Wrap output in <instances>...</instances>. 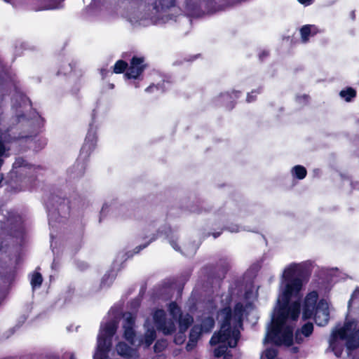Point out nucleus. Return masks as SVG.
I'll list each match as a JSON object with an SVG mask.
<instances>
[{
    "instance_id": "obj_1",
    "label": "nucleus",
    "mask_w": 359,
    "mask_h": 359,
    "mask_svg": "<svg viewBox=\"0 0 359 359\" xmlns=\"http://www.w3.org/2000/svg\"><path fill=\"white\" fill-rule=\"evenodd\" d=\"M311 275V270L305 266L292 264L285 268L283 274V301L287 304L292 297H299L303 285L309 281Z\"/></svg>"
},
{
    "instance_id": "obj_2",
    "label": "nucleus",
    "mask_w": 359,
    "mask_h": 359,
    "mask_svg": "<svg viewBox=\"0 0 359 359\" xmlns=\"http://www.w3.org/2000/svg\"><path fill=\"white\" fill-rule=\"evenodd\" d=\"M95 119V111L93 110L92 113V121L89 124V128L88 130L84 142L81 148L79 156L72 168V172L74 173L75 177H81L83 176L89 157L97 146V127L94 124Z\"/></svg>"
},
{
    "instance_id": "obj_3",
    "label": "nucleus",
    "mask_w": 359,
    "mask_h": 359,
    "mask_svg": "<svg viewBox=\"0 0 359 359\" xmlns=\"http://www.w3.org/2000/svg\"><path fill=\"white\" fill-rule=\"evenodd\" d=\"M287 315L284 313L273 317L268 332L269 340L276 346L293 344V327L287 325Z\"/></svg>"
},
{
    "instance_id": "obj_4",
    "label": "nucleus",
    "mask_w": 359,
    "mask_h": 359,
    "mask_svg": "<svg viewBox=\"0 0 359 359\" xmlns=\"http://www.w3.org/2000/svg\"><path fill=\"white\" fill-rule=\"evenodd\" d=\"M46 206L49 212L55 210L59 215L69 214L70 201L60 189H54L46 198Z\"/></svg>"
},
{
    "instance_id": "obj_5",
    "label": "nucleus",
    "mask_w": 359,
    "mask_h": 359,
    "mask_svg": "<svg viewBox=\"0 0 359 359\" xmlns=\"http://www.w3.org/2000/svg\"><path fill=\"white\" fill-rule=\"evenodd\" d=\"M144 61V57L133 55L130 60L128 71L124 74L126 79H133L130 84L135 86V88H139V83L142 81V75L147 67V64Z\"/></svg>"
},
{
    "instance_id": "obj_6",
    "label": "nucleus",
    "mask_w": 359,
    "mask_h": 359,
    "mask_svg": "<svg viewBox=\"0 0 359 359\" xmlns=\"http://www.w3.org/2000/svg\"><path fill=\"white\" fill-rule=\"evenodd\" d=\"M239 334V332L236 331V332L231 327L220 326V330L212 336L210 344L215 346L219 343L227 342L230 348H234L237 346Z\"/></svg>"
},
{
    "instance_id": "obj_7",
    "label": "nucleus",
    "mask_w": 359,
    "mask_h": 359,
    "mask_svg": "<svg viewBox=\"0 0 359 359\" xmlns=\"http://www.w3.org/2000/svg\"><path fill=\"white\" fill-rule=\"evenodd\" d=\"M154 321L158 331L164 335H171L176 331L175 320L168 319L164 310L157 309L154 313Z\"/></svg>"
},
{
    "instance_id": "obj_8",
    "label": "nucleus",
    "mask_w": 359,
    "mask_h": 359,
    "mask_svg": "<svg viewBox=\"0 0 359 359\" xmlns=\"http://www.w3.org/2000/svg\"><path fill=\"white\" fill-rule=\"evenodd\" d=\"M112 346V339L102 337L98 334L97 351L93 356V359H109V352Z\"/></svg>"
},
{
    "instance_id": "obj_9",
    "label": "nucleus",
    "mask_w": 359,
    "mask_h": 359,
    "mask_svg": "<svg viewBox=\"0 0 359 359\" xmlns=\"http://www.w3.org/2000/svg\"><path fill=\"white\" fill-rule=\"evenodd\" d=\"M316 323L319 326H325L329 322L330 312L327 303L324 299H320L318 303L317 311L313 317Z\"/></svg>"
},
{
    "instance_id": "obj_10",
    "label": "nucleus",
    "mask_w": 359,
    "mask_h": 359,
    "mask_svg": "<svg viewBox=\"0 0 359 359\" xmlns=\"http://www.w3.org/2000/svg\"><path fill=\"white\" fill-rule=\"evenodd\" d=\"M118 328V322L115 319L110 320L102 325L99 335L112 339Z\"/></svg>"
},
{
    "instance_id": "obj_11",
    "label": "nucleus",
    "mask_w": 359,
    "mask_h": 359,
    "mask_svg": "<svg viewBox=\"0 0 359 359\" xmlns=\"http://www.w3.org/2000/svg\"><path fill=\"white\" fill-rule=\"evenodd\" d=\"M18 139H25L33 142L32 147L34 150L38 151L43 149L47 144V139L44 137H37L35 135H27L18 137Z\"/></svg>"
},
{
    "instance_id": "obj_12",
    "label": "nucleus",
    "mask_w": 359,
    "mask_h": 359,
    "mask_svg": "<svg viewBox=\"0 0 359 359\" xmlns=\"http://www.w3.org/2000/svg\"><path fill=\"white\" fill-rule=\"evenodd\" d=\"M177 321L179 324L180 331L183 332H185L192 324L194 319L189 314L183 316L182 314L177 318Z\"/></svg>"
},
{
    "instance_id": "obj_13",
    "label": "nucleus",
    "mask_w": 359,
    "mask_h": 359,
    "mask_svg": "<svg viewBox=\"0 0 359 359\" xmlns=\"http://www.w3.org/2000/svg\"><path fill=\"white\" fill-rule=\"evenodd\" d=\"M339 96L346 102H352L357 96V91L352 87H346L339 92Z\"/></svg>"
},
{
    "instance_id": "obj_14",
    "label": "nucleus",
    "mask_w": 359,
    "mask_h": 359,
    "mask_svg": "<svg viewBox=\"0 0 359 359\" xmlns=\"http://www.w3.org/2000/svg\"><path fill=\"white\" fill-rule=\"evenodd\" d=\"M215 321L213 317L208 316L204 318L201 323V332L203 333H210L215 327Z\"/></svg>"
},
{
    "instance_id": "obj_15",
    "label": "nucleus",
    "mask_w": 359,
    "mask_h": 359,
    "mask_svg": "<svg viewBox=\"0 0 359 359\" xmlns=\"http://www.w3.org/2000/svg\"><path fill=\"white\" fill-rule=\"evenodd\" d=\"M13 169H22V170H32L34 168V165L29 163L26 159L23 157H18L15 158L13 164Z\"/></svg>"
},
{
    "instance_id": "obj_16",
    "label": "nucleus",
    "mask_w": 359,
    "mask_h": 359,
    "mask_svg": "<svg viewBox=\"0 0 359 359\" xmlns=\"http://www.w3.org/2000/svg\"><path fill=\"white\" fill-rule=\"evenodd\" d=\"M301 311L300 302L296 301L293 302L288 309V314L292 320H297L299 316Z\"/></svg>"
},
{
    "instance_id": "obj_17",
    "label": "nucleus",
    "mask_w": 359,
    "mask_h": 359,
    "mask_svg": "<svg viewBox=\"0 0 359 359\" xmlns=\"http://www.w3.org/2000/svg\"><path fill=\"white\" fill-rule=\"evenodd\" d=\"M316 311H317V307H315L312 305L308 304L307 303L303 304V311H302V319L304 320L311 319L313 317Z\"/></svg>"
},
{
    "instance_id": "obj_18",
    "label": "nucleus",
    "mask_w": 359,
    "mask_h": 359,
    "mask_svg": "<svg viewBox=\"0 0 359 359\" xmlns=\"http://www.w3.org/2000/svg\"><path fill=\"white\" fill-rule=\"evenodd\" d=\"M128 69V64L123 60H118L116 62L113 67V71L111 72L114 74H123L126 73Z\"/></svg>"
},
{
    "instance_id": "obj_19",
    "label": "nucleus",
    "mask_w": 359,
    "mask_h": 359,
    "mask_svg": "<svg viewBox=\"0 0 359 359\" xmlns=\"http://www.w3.org/2000/svg\"><path fill=\"white\" fill-rule=\"evenodd\" d=\"M116 351L119 355L128 358L131 355L132 348L125 342H118L116 345Z\"/></svg>"
},
{
    "instance_id": "obj_20",
    "label": "nucleus",
    "mask_w": 359,
    "mask_h": 359,
    "mask_svg": "<svg viewBox=\"0 0 359 359\" xmlns=\"http://www.w3.org/2000/svg\"><path fill=\"white\" fill-rule=\"evenodd\" d=\"M169 312L172 316V320H175V325L177 323V318L182 314L180 307L175 302H172L169 304Z\"/></svg>"
},
{
    "instance_id": "obj_21",
    "label": "nucleus",
    "mask_w": 359,
    "mask_h": 359,
    "mask_svg": "<svg viewBox=\"0 0 359 359\" xmlns=\"http://www.w3.org/2000/svg\"><path fill=\"white\" fill-rule=\"evenodd\" d=\"M351 325L346 324L344 327L340 328L337 331V334L341 339H347L348 342L352 341L355 337V334H348V331L350 330Z\"/></svg>"
},
{
    "instance_id": "obj_22",
    "label": "nucleus",
    "mask_w": 359,
    "mask_h": 359,
    "mask_svg": "<svg viewBox=\"0 0 359 359\" xmlns=\"http://www.w3.org/2000/svg\"><path fill=\"white\" fill-rule=\"evenodd\" d=\"M170 83L168 81H163L161 83H158L156 85L152 83L150 86H149L146 89L145 91L147 93H152L154 90L156 91H161L162 93L166 91L168 89V87L166 85H169Z\"/></svg>"
},
{
    "instance_id": "obj_23",
    "label": "nucleus",
    "mask_w": 359,
    "mask_h": 359,
    "mask_svg": "<svg viewBox=\"0 0 359 359\" xmlns=\"http://www.w3.org/2000/svg\"><path fill=\"white\" fill-rule=\"evenodd\" d=\"M292 173L297 179L303 180L307 175V170L303 165H297L292 168Z\"/></svg>"
},
{
    "instance_id": "obj_24",
    "label": "nucleus",
    "mask_w": 359,
    "mask_h": 359,
    "mask_svg": "<svg viewBox=\"0 0 359 359\" xmlns=\"http://www.w3.org/2000/svg\"><path fill=\"white\" fill-rule=\"evenodd\" d=\"M318 297L319 295L318 292L316 290H313L306 295L304 302L312 305L315 307H318L317 302L318 300Z\"/></svg>"
},
{
    "instance_id": "obj_25",
    "label": "nucleus",
    "mask_w": 359,
    "mask_h": 359,
    "mask_svg": "<svg viewBox=\"0 0 359 359\" xmlns=\"http://www.w3.org/2000/svg\"><path fill=\"white\" fill-rule=\"evenodd\" d=\"M156 338V332L154 329H149L144 337V342L146 347H149Z\"/></svg>"
},
{
    "instance_id": "obj_26",
    "label": "nucleus",
    "mask_w": 359,
    "mask_h": 359,
    "mask_svg": "<svg viewBox=\"0 0 359 359\" xmlns=\"http://www.w3.org/2000/svg\"><path fill=\"white\" fill-rule=\"evenodd\" d=\"M245 311V308L241 302H237L234 305L233 315L237 318L238 320L242 321Z\"/></svg>"
},
{
    "instance_id": "obj_27",
    "label": "nucleus",
    "mask_w": 359,
    "mask_h": 359,
    "mask_svg": "<svg viewBox=\"0 0 359 359\" xmlns=\"http://www.w3.org/2000/svg\"><path fill=\"white\" fill-rule=\"evenodd\" d=\"M43 283V277L41 273L35 271L32 274V277L30 281L31 285L33 289L40 287Z\"/></svg>"
},
{
    "instance_id": "obj_28",
    "label": "nucleus",
    "mask_w": 359,
    "mask_h": 359,
    "mask_svg": "<svg viewBox=\"0 0 359 359\" xmlns=\"http://www.w3.org/2000/svg\"><path fill=\"white\" fill-rule=\"evenodd\" d=\"M123 337L130 344H133L136 336L134 327H123Z\"/></svg>"
},
{
    "instance_id": "obj_29",
    "label": "nucleus",
    "mask_w": 359,
    "mask_h": 359,
    "mask_svg": "<svg viewBox=\"0 0 359 359\" xmlns=\"http://www.w3.org/2000/svg\"><path fill=\"white\" fill-rule=\"evenodd\" d=\"M167 346L168 341L165 339H158L154 346V351L156 353H161L167 348Z\"/></svg>"
},
{
    "instance_id": "obj_30",
    "label": "nucleus",
    "mask_w": 359,
    "mask_h": 359,
    "mask_svg": "<svg viewBox=\"0 0 359 359\" xmlns=\"http://www.w3.org/2000/svg\"><path fill=\"white\" fill-rule=\"evenodd\" d=\"M311 25H306L302 27L300 29L301 39L304 43H306L311 35Z\"/></svg>"
},
{
    "instance_id": "obj_31",
    "label": "nucleus",
    "mask_w": 359,
    "mask_h": 359,
    "mask_svg": "<svg viewBox=\"0 0 359 359\" xmlns=\"http://www.w3.org/2000/svg\"><path fill=\"white\" fill-rule=\"evenodd\" d=\"M300 332L302 335L306 337H309L312 334L313 332V325L311 322H308L302 325V328L299 330Z\"/></svg>"
},
{
    "instance_id": "obj_32",
    "label": "nucleus",
    "mask_w": 359,
    "mask_h": 359,
    "mask_svg": "<svg viewBox=\"0 0 359 359\" xmlns=\"http://www.w3.org/2000/svg\"><path fill=\"white\" fill-rule=\"evenodd\" d=\"M262 92V87H259L257 89L252 90L250 93L247 94L246 101L247 102H252L256 100L257 95L260 94Z\"/></svg>"
},
{
    "instance_id": "obj_33",
    "label": "nucleus",
    "mask_w": 359,
    "mask_h": 359,
    "mask_svg": "<svg viewBox=\"0 0 359 359\" xmlns=\"http://www.w3.org/2000/svg\"><path fill=\"white\" fill-rule=\"evenodd\" d=\"M135 323V318L131 314L128 313L127 317L126 318L123 327H134Z\"/></svg>"
},
{
    "instance_id": "obj_34",
    "label": "nucleus",
    "mask_w": 359,
    "mask_h": 359,
    "mask_svg": "<svg viewBox=\"0 0 359 359\" xmlns=\"http://www.w3.org/2000/svg\"><path fill=\"white\" fill-rule=\"evenodd\" d=\"M219 313L223 315V318L232 319L233 311L230 306L222 308L220 309Z\"/></svg>"
},
{
    "instance_id": "obj_35",
    "label": "nucleus",
    "mask_w": 359,
    "mask_h": 359,
    "mask_svg": "<svg viewBox=\"0 0 359 359\" xmlns=\"http://www.w3.org/2000/svg\"><path fill=\"white\" fill-rule=\"evenodd\" d=\"M226 352V347L224 346H219L214 350V355L216 358H220Z\"/></svg>"
},
{
    "instance_id": "obj_36",
    "label": "nucleus",
    "mask_w": 359,
    "mask_h": 359,
    "mask_svg": "<svg viewBox=\"0 0 359 359\" xmlns=\"http://www.w3.org/2000/svg\"><path fill=\"white\" fill-rule=\"evenodd\" d=\"M278 355V351L275 348H269L265 351V357L267 359H274Z\"/></svg>"
},
{
    "instance_id": "obj_37",
    "label": "nucleus",
    "mask_w": 359,
    "mask_h": 359,
    "mask_svg": "<svg viewBox=\"0 0 359 359\" xmlns=\"http://www.w3.org/2000/svg\"><path fill=\"white\" fill-rule=\"evenodd\" d=\"M154 238H152L151 239L148 243H145V244H143V245H140L138 246H137L135 249H134V252L135 253H139L142 250H143L144 248H147L148 246V245L154 240Z\"/></svg>"
},
{
    "instance_id": "obj_38",
    "label": "nucleus",
    "mask_w": 359,
    "mask_h": 359,
    "mask_svg": "<svg viewBox=\"0 0 359 359\" xmlns=\"http://www.w3.org/2000/svg\"><path fill=\"white\" fill-rule=\"evenodd\" d=\"M302 333L299 330H297L295 332V341L297 344H300L303 341V338L302 337Z\"/></svg>"
},
{
    "instance_id": "obj_39",
    "label": "nucleus",
    "mask_w": 359,
    "mask_h": 359,
    "mask_svg": "<svg viewBox=\"0 0 359 359\" xmlns=\"http://www.w3.org/2000/svg\"><path fill=\"white\" fill-rule=\"evenodd\" d=\"M231 319H230V318H223L222 323H221V326H223V327H231Z\"/></svg>"
},
{
    "instance_id": "obj_40",
    "label": "nucleus",
    "mask_w": 359,
    "mask_h": 359,
    "mask_svg": "<svg viewBox=\"0 0 359 359\" xmlns=\"http://www.w3.org/2000/svg\"><path fill=\"white\" fill-rule=\"evenodd\" d=\"M224 227V230L229 231L231 232H238L239 231V226L236 224L229 227Z\"/></svg>"
},
{
    "instance_id": "obj_41",
    "label": "nucleus",
    "mask_w": 359,
    "mask_h": 359,
    "mask_svg": "<svg viewBox=\"0 0 359 359\" xmlns=\"http://www.w3.org/2000/svg\"><path fill=\"white\" fill-rule=\"evenodd\" d=\"M109 72H110V71L106 68H102L100 69V74L103 79H104L107 76H108Z\"/></svg>"
},
{
    "instance_id": "obj_42",
    "label": "nucleus",
    "mask_w": 359,
    "mask_h": 359,
    "mask_svg": "<svg viewBox=\"0 0 359 359\" xmlns=\"http://www.w3.org/2000/svg\"><path fill=\"white\" fill-rule=\"evenodd\" d=\"M350 184L353 190L359 191V181H351Z\"/></svg>"
},
{
    "instance_id": "obj_43",
    "label": "nucleus",
    "mask_w": 359,
    "mask_h": 359,
    "mask_svg": "<svg viewBox=\"0 0 359 359\" xmlns=\"http://www.w3.org/2000/svg\"><path fill=\"white\" fill-rule=\"evenodd\" d=\"M184 341V337L183 336H175L174 338V342L176 344H181Z\"/></svg>"
},
{
    "instance_id": "obj_44",
    "label": "nucleus",
    "mask_w": 359,
    "mask_h": 359,
    "mask_svg": "<svg viewBox=\"0 0 359 359\" xmlns=\"http://www.w3.org/2000/svg\"><path fill=\"white\" fill-rule=\"evenodd\" d=\"M224 231V227H222L220 229V231H216V232H213L211 233V235L215 238H218L222 233V232ZM209 236L210 235V233L208 234Z\"/></svg>"
},
{
    "instance_id": "obj_45",
    "label": "nucleus",
    "mask_w": 359,
    "mask_h": 359,
    "mask_svg": "<svg viewBox=\"0 0 359 359\" xmlns=\"http://www.w3.org/2000/svg\"><path fill=\"white\" fill-rule=\"evenodd\" d=\"M170 243L171 245V246L177 251H180V246L178 245L177 241H174V240H172L170 241Z\"/></svg>"
},
{
    "instance_id": "obj_46",
    "label": "nucleus",
    "mask_w": 359,
    "mask_h": 359,
    "mask_svg": "<svg viewBox=\"0 0 359 359\" xmlns=\"http://www.w3.org/2000/svg\"><path fill=\"white\" fill-rule=\"evenodd\" d=\"M301 4L309 6L313 3V0H297Z\"/></svg>"
},
{
    "instance_id": "obj_47",
    "label": "nucleus",
    "mask_w": 359,
    "mask_h": 359,
    "mask_svg": "<svg viewBox=\"0 0 359 359\" xmlns=\"http://www.w3.org/2000/svg\"><path fill=\"white\" fill-rule=\"evenodd\" d=\"M268 55H269V53L266 50H263L262 53H259V57L261 60H263L264 58L268 57Z\"/></svg>"
},
{
    "instance_id": "obj_48",
    "label": "nucleus",
    "mask_w": 359,
    "mask_h": 359,
    "mask_svg": "<svg viewBox=\"0 0 359 359\" xmlns=\"http://www.w3.org/2000/svg\"><path fill=\"white\" fill-rule=\"evenodd\" d=\"M350 16H351V18L353 20H355V11H352L350 13Z\"/></svg>"
},
{
    "instance_id": "obj_49",
    "label": "nucleus",
    "mask_w": 359,
    "mask_h": 359,
    "mask_svg": "<svg viewBox=\"0 0 359 359\" xmlns=\"http://www.w3.org/2000/svg\"><path fill=\"white\" fill-rule=\"evenodd\" d=\"M130 56V53H123L122 55V57L124 59H128Z\"/></svg>"
},
{
    "instance_id": "obj_50",
    "label": "nucleus",
    "mask_w": 359,
    "mask_h": 359,
    "mask_svg": "<svg viewBox=\"0 0 359 359\" xmlns=\"http://www.w3.org/2000/svg\"><path fill=\"white\" fill-rule=\"evenodd\" d=\"M355 337L357 338L358 346L359 345V329L355 332Z\"/></svg>"
},
{
    "instance_id": "obj_51",
    "label": "nucleus",
    "mask_w": 359,
    "mask_h": 359,
    "mask_svg": "<svg viewBox=\"0 0 359 359\" xmlns=\"http://www.w3.org/2000/svg\"><path fill=\"white\" fill-rule=\"evenodd\" d=\"M232 93L234 94L235 97H238L241 92L239 90H233Z\"/></svg>"
},
{
    "instance_id": "obj_52",
    "label": "nucleus",
    "mask_w": 359,
    "mask_h": 359,
    "mask_svg": "<svg viewBox=\"0 0 359 359\" xmlns=\"http://www.w3.org/2000/svg\"><path fill=\"white\" fill-rule=\"evenodd\" d=\"M302 97L304 98V100H308V99L309 98V95H302Z\"/></svg>"
},
{
    "instance_id": "obj_53",
    "label": "nucleus",
    "mask_w": 359,
    "mask_h": 359,
    "mask_svg": "<svg viewBox=\"0 0 359 359\" xmlns=\"http://www.w3.org/2000/svg\"><path fill=\"white\" fill-rule=\"evenodd\" d=\"M152 359H162L161 355H156V357L153 358Z\"/></svg>"
},
{
    "instance_id": "obj_54",
    "label": "nucleus",
    "mask_w": 359,
    "mask_h": 359,
    "mask_svg": "<svg viewBox=\"0 0 359 359\" xmlns=\"http://www.w3.org/2000/svg\"><path fill=\"white\" fill-rule=\"evenodd\" d=\"M70 359H76V358H75V357H74V354H72V355H70Z\"/></svg>"
},
{
    "instance_id": "obj_55",
    "label": "nucleus",
    "mask_w": 359,
    "mask_h": 359,
    "mask_svg": "<svg viewBox=\"0 0 359 359\" xmlns=\"http://www.w3.org/2000/svg\"><path fill=\"white\" fill-rule=\"evenodd\" d=\"M341 355V352L339 353H337V352H335V355H337V357L340 356Z\"/></svg>"
},
{
    "instance_id": "obj_56",
    "label": "nucleus",
    "mask_w": 359,
    "mask_h": 359,
    "mask_svg": "<svg viewBox=\"0 0 359 359\" xmlns=\"http://www.w3.org/2000/svg\"><path fill=\"white\" fill-rule=\"evenodd\" d=\"M106 278V275H104V276H103V279H102V281L104 280Z\"/></svg>"
}]
</instances>
